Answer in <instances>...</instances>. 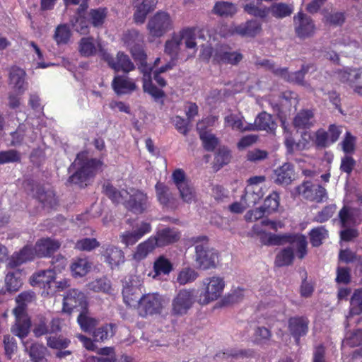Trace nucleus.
<instances>
[{"label": "nucleus", "instance_id": "nucleus-40", "mask_svg": "<svg viewBox=\"0 0 362 362\" xmlns=\"http://www.w3.org/2000/svg\"><path fill=\"white\" fill-rule=\"evenodd\" d=\"M27 342H23L25 351L28 354L33 362H42L47 354V348L42 344H33L30 347L26 346Z\"/></svg>", "mask_w": 362, "mask_h": 362}, {"label": "nucleus", "instance_id": "nucleus-61", "mask_svg": "<svg viewBox=\"0 0 362 362\" xmlns=\"http://www.w3.org/2000/svg\"><path fill=\"white\" fill-rule=\"evenodd\" d=\"M70 35L71 33L68 26L60 25L56 28L54 37L58 44H66L69 40Z\"/></svg>", "mask_w": 362, "mask_h": 362}, {"label": "nucleus", "instance_id": "nucleus-32", "mask_svg": "<svg viewBox=\"0 0 362 362\" xmlns=\"http://www.w3.org/2000/svg\"><path fill=\"white\" fill-rule=\"evenodd\" d=\"M141 294V290L138 285L127 284L122 291L124 300L129 306H134L136 303L138 304Z\"/></svg>", "mask_w": 362, "mask_h": 362}, {"label": "nucleus", "instance_id": "nucleus-55", "mask_svg": "<svg viewBox=\"0 0 362 362\" xmlns=\"http://www.w3.org/2000/svg\"><path fill=\"white\" fill-rule=\"evenodd\" d=\"M107 16V9L98 8L92 9L89 12V21L94 27H100Z\"/></svg>", "mask_w": 362, "mask_h": 362}, {"label": "nucleus", "instance_id": "nucleus-21", "mask_svg": "<svg viewBox=\"0 0 362 362\" xmlns=\"http://www.w3.org/2000/svg\"><path fill=\"white\" fill-rule=\"evenodd\" d=\"M25 75V71L17 66H13L10 70L9 83L19 93H23L27 89Z\"/></svg>", "mask_w": 362, "mask_h": 362}, {"label": "nucleus", "instance_id": "nucleus-52", "mask_svg": "<svg viewBox=\"0 0 362 362\" xmlns=\"http://www.w3.org/2000/svg\"><path fill=\"white\" fill-rule=\"evenodd\" d=\"M180 197L183 202L192 203L196 199V192L193 186L188 182L177 187Z\"/></svg>", "mask_w": 362, "mask_h": 362}, {"label": "nucleus", "instance_id": "nucleus-25", "mask_svg": "<svg viewBox=\"0 0 362 362\" xmlns=\"http://www.w3.org/2000/svg\"><path fill=\"white\" fill-rule=\"evenodd\" d=\"M114 90L117 94H127L136 89V85L132 79L122 76H117L112 83Z\"/></svg>", "mask_w": 362, "mask_h": 362}, {"label": "nucleus", "instance_id": "nucleus-38", "mask_svg": "<svg viewBox=\"0 0 362 362\" xmlns=\"http://www.w3.org/2000/svg\"><path fill=\"white\" fill-rule=\"evenodd\" d=\"M269 13L276 18H284L291 15L293 11V6L291 4L285 3H274L269 8Z\"/></svg>", "mask_w": 362, "mask_h": 362}, {"label": "nucleus", "instance_id": "nucleus-28", "mask_svg": "<svg viewBox=\"0 0 362 362\" xmlns=\"http://www.w3.org/2000/svg\"><path fill=\"white\" fill-rule=\"evenodd\" d=\"M315 122L314 113L311 110H301L296 114L293 121L294 127L298 129H309Z\"/></svg>", "mask_w": 362, "mask_h": 362}, {"label": "nucleus", "instance_id": "nucleus-64", "mask_svg": "<svg viewBox=\"0 0 362 362\" xmlns=\"http://www.w3.org/2000/svg\"><path fill=\"white\" fill-rule=\"evenodd\" d=\"M339 217L341 223V226L344 228L349 227L354 222L353 213L350 209L344 206L343 207L339 213Z\"/></svg>", "mask_w": 362, "mask_h": 362}, {"label": "nucleus", "instance_id": "nucleus-10", "mask_svg": "<svg viewBox=\"0 0 362 362\" xmlns=\"http://www.w3.org/2000/svg\"><path fill=\"white\" fill-rule=\"evenodd\" d=\"M296 191L307 200L322 202L327 199V192L320 185L313 184L310 181H304L296 187Z\"/></svg>", "mask_w": 362, "mask_h": 362}, {"label": "nucleus", "instance_id": "nucleus-7", "mask_svg": "<svg viewBox=\"0 0 362 362\" xmlns=\"http://www.w3.org/2000/svg\"><path fill=\"white\" fill-rule=\"evenodd\" d=\"M100 47V57L115 71H122L129 73L135 69L129 57L122 52H117L115 57L111 56L103 47Z\"/></svg>", "mask_w": 362, "mask_h": 362}, {"label": "nucleus", "instance_id": "nucleus-34", "mask_svg": "<svg viewBox=\"0 0 362 362\" xmlns=\"http://www.w3.org/2000/svg\"><path fill=\"white\" fill-rule=\"evenodd\" d=\"M104 257L111 266H118L124 261L123 251L113 245H108L106 247Z\"/></svg>", "mask_w": 362, "mask_h": 362}, {"label": "nucleus", "instance_id": "nucleus-9", "mask_svg": "<svg viewBox=\"0 0 362 362\" xmlns=\"http://www.w3.org/2000/svg\"><path fill=\"white\" fill-rule=\"evenodd\" d=\"M194 301V290H180L172 301V314L173 315H185L192 307Z\"/></svg>", "mask_w": 362, "mask_h": 362}, {"label": "nucleus", "instance_id": "nucleus-29", "mask_svg": "<svg viewBox=\"0 0 362 362\" xmlns=\"http://www.w3.org/2000/svg\"><path fill=\"white\" fill-rule=\"evenodd\" d=\"M151 71L152 68H148L146 70L145 69H141V72L144 74L143 88L144 92L148 93L155 99H159L164 96V92L152 84L151 76Z\"/></svg>", "mask_w": 362, "mask_h": 362}, {"label": "nucleus", "instance_id": "nucleus-43", "mask_svg": "<svg viewBox=\"0 0 362 362\" xmlns=\"http://www.w3.org/2000/svg\"><path fill=\"white\" fill-rule=\"evenodd\" d=\"M91 264L86 258L75 259L71 266V270L74 276H84L90 269Z\"/></svg>", "mask_w": 362, "mask_h": 362}, {"label": "nucleus", "instance_id": "nucleus-35", "mask_svg": "<svg viewBox=\"0 0 362 362\" xmlns=\"http://www.w3.org/2000/svg\"><path fill=\"white\" fill-rule=\"evenodd\" d=\"M103 192L105 195L114 203H123L129 195V192L122 189L119 191L110 183L107 182L103 185Z\"/></svg>", "mask_w": 362, "mask_h": 362}, {"label": "nucleus", "instance_id": "nucleus-12", "mask_svg": "<svg viewBox=\"0 0 362 362\" xmlns=\"http://www.w3.org/2000/svg\"><path fill=\"white\" fill-rule=\"evenodd\" d=\"M129 199L124 201V205L134 214H141L148 207V200L146 194L140 190L131 189L129 192Z\"/></svg>", "mask_w": 362, "mask_h": 362}, {"label": "nucleus", "instance_id": "nucleus-1", "mask_svg": "<svg viewBox=\"0 0 362 362\" xmlns=\"http://www.w3.org/2000/svg\"><path fill=\"white\" fill-rule=\"evenodd\" d=\"M190 243L194 245V261L197 268L202 270L214 269L218 263V253L209 244L206 235H198L190 238Z\"/></svg>", "mask_w": 362, "mask_h": 362}, {"label": "nucleus", "instance_id": "nucleus-20", "mask_svg": "<svg viewBox=\"0 0 362 362\" xmlns=\"http://www.w3.org/2000/svg\"><path fill=\"white\" fill-rule=\"evenodd\" d=\"M12 145L21 144L24 140L33 142L37 138V134L34 132L32 127L26 124H20L16 131L11 134Z\"/></svg>", "mask_w": 362, "mask_h": 362}, {"label": "nucleus", "instance_id": "nucleus-18", "mask_svg": "<svg viewBox=\"0 0 362 362\" xmlns=\"http://www.w3.org/2000/svg\"><path fill=\"white\" fill-rule=\"evenodd\" d=\"M308 320L303 317H291L289 320L288 329L297 344L299 343L300 337L306 335L308 331Z\"/></svg>", "mask_w": 362, "mask_h": 362}, {"label": "nucleus", "instance_id": "nucleus-45", "mask_svg": "<svg viewBox=\"0 0 362 362\" xmlns=\"http://www.w3.org/2000/svg\"><path fill=\"white\" fill-rule=\"evenodd\" d=\"M114 327L112 324H106L98 329H94L93 332V337L95 341H104L112 337L114 334Z\"/></svg>", "mask_w": 362, "mask_h": 362}, {"label": "nucleus", "instance_id": "nucleus-8", "mask_svg": "<svg viewBox=\"0 0 362 362\" xmlns=\"http://www.w3.org/2000/svg\"><path fill=\"white\" fill-rule=\"evenodd\" d=\"M293 25L296 35L300 40L312 37L315 33L314 21L303 12L299 11L293 16Z\"/></svg>", "mask_w": 362, "mask_h": 362}, {"label": "nucleus", "instance_id": "nucleus-59", "mask_svg": "<svg viewBox=\"0 0 362 362\" xmlns=\"http://www.w3.org/2000/svg\"><path fill=\"white\" fill-rule=\"evenodd\" d=\"M21 160V153L16 150L11 149L0 152V165L9 163H18L20 162Z\"/></svg>", "mask_w": 362, "mask_h": 362}, {"label": "nucleus", "instance_id": "nucleus-46", "mask_svg": "<svg viewBox=\"0 0 362 362\" xmlns=\"http://www.w3.org/2000/svg\"><path fill=\"white\" fill-rule=\"evenodd\" d=\"M293 249L297 250V256L300 259H303L307 254L308 242L305 235H296L291 240Z\"/></svg>", "mask_w": 362, "mask_h": 362}, {"label": "nucleus", "instance_id": "nucleus-4", "mask_svg": "<svg viewBox=\"0 0 362 362\" xmlns=\"http://www.w3.org/2000/svg\"><path fill=\"white\" fill-rule=\"evenodd\" d=\"M203 290L200 294L199 303L206 305L221 297L225 282L223 278L217 276L205 278L202 281Z\"/></svg>", "mask_w": 362, "mask_h": 362}, {"label": "nucleus", "instance_id": "nucleus-22", "mask_svg": "<svg viewBox=\"0 0 362 362\" xmlns=\"http://www.w3.org/2000/svg\"><path fill=\"white\" fill-rule=\"evenodd\" d=\"M156 243L157 242L154 240V237L152 236L139 243L136 247L132 255L133 259L137 262L144 259L158 247Z\"/></svg>", "mask_w": 362, "mask_h": 362}, {"label": "nucleus", "instance_id": "nucleus-5", "mask_svg": "<svg viewBox=\"0 0 362 362\" xmlns=\"http://www.w3.org/2000/svg\"><path fill=\"white\" fill-rule=\"evenodd\" d=\"M205 54L207 58L211 56L213 62L218 64L237 65L243 58L240 52L233 51L228 45H218L213 52L205 49Z\"/></svg>", "mask_w": 362, "mask_h": 362}, {"label": "nucleus", "instance_id": "nucleus-37", "mask_svg": "<svg viewBox=\"0 0 362 362\" xmlns=\"http://www.w3.org/2000/svg\"><path fill=\"white\" fill-rule=\"evenodd\" d=\"M202 122L197 124V129L199 132L200 139L202 141L204 148L208 151H212L218 143V139L213 134L204 131L202 127Z\"/></svg>", "mask_w": 362, "mask_h": 362}, {"label": "nucleus", "instance_id": "nucleus-42", "mask_svg": "<svg viewBox=\"0 0 362 362\" xmlns=\"http://www.w3.org/2000/svg\"><path fill=\"white\" fill-rule=\"evenodd\" d=\"M153 270L155 272L153 278L160 274H168L173 270V264L168 259L160 255L153 263Z\"/></svg>", "mask_w": 362, "mask_h": 362}, {"label": "nucleus", "instance_id": "nucleus-63", "mask_svg": "<svg viewBox=\"0 0 362 362\" xmlns=\"http://www.w3.org/2000/svg\"><path fill=\"white\" fill-rule=\"evenodd\" d=\"M99 246L95 238H83L76 242L75 247L82 251H90Z\"/></svg>", "mask_w": 362, "mask_h": 362}, {"label": "nucleus", "instance_id": "nucleus-44", "mask_svg": "<svg viewBox=\"0 0 362 362\" xmlns=\"http://www.w3.org/2000/svg\"><path fill=\"white\" fill-rule=\"evenodd\" d=\"M31 322L29 320H16L15 324L11 327V332L21 339L26 337L30 332Z\"/></svg>", "mask_w": 362, "mask_h": 362}, {"label": "nucleus", "instance_id": "nucleus-57", "mask_svg": "<svg viewBox=\"0 0 362 362\" xmlns=\"http://www.w3.org/2000/svg\"><path fill=\"white\" fill-rule=\"evenodd\" d=\"M279 205V195L276 192H273L264 199L262 206L264 211L267 212V214H270L276 211Z\"/></svg>", "mask_w": 362, "mask_h": 362}, {"label": "nucleus", "instance_id": "nucleus-51", "mask_svg": "<svg viewBox=\"0 0 362 362\" xmlns=\"http://www.w3.org/2000/svg\"><path fill=\"white\" fill-rule=\"evenodd\" d=\"M37 198L45 206L54 207L57 205L55 195L52 190H45L43 188H38L36 193Z\"/></svg>", "mask_w": 362, "mask_h": 362}, {"label": "nucleus", "instance_id": "nucleus-23", "mask_svg": "<svg viewBox=\"0 0 362 362\" xmlns=\"http://www.w3.org/2000/svg\"><path fill=\"white\" fill-rule=\"evenodd\" d=\"M225 127L240 132L254 131L252 123L244 122V117L237 114L230 113L224 117Z\"/></svg>", "mask_w": 362, "mask_h": 362}, {"label": "nucleus", "instance_id": "nucleus-15", "mask_svg": "<svg viewBox=\"0 0 362 362\" xmlns=\"http://www.w3.org/2000/svg\"><path fill=\"white\" fill-rule=\"evenodd\" d=\"M36 256L35 247L25 246L19 252H14L10 258L8 259L7 267L11 269L16 268L21 264L31 261Z\"/></svg>", "mask_w": 362, "mask_h": 362}, {"label": "nucleus", "instance_id": "nucleus-6", "mask_svg": "<svg viewBox=\"0 0 362 362\" xmlns=\"http://www.w3.org/2000/svg\"><path fill=\"white\" fill-rule=\"evenodd\" d=\"M165 301L158 293H148L138 301L137 311L141 317L160 314L164 308Z\"/></svg>", "mask_w": 362, "mask_h": 362}, {"label": "nucleus", "instance_id": "nucleus-17", "mask_svg": "<svg viewBox=\"0 0 362 362\" xmlns=\"http://www.w3.org/2000/svg\"><path fill=\"white\" fill-rule=\"evenodd\" d=\"M60 243L49 238H42L35 245V252L39 257H49L60 247Z\"/></svg>", "mask_w": 362, "mask_h": 362}, {"label": "nucleus", "instance_id": "nucleus-41", "mask_svg": "<svg viewBox=\"0 0 362 362\" xmlns=\"http://www.w3.org/2000/svg\"><path fill=\"white\" fill-rule=\"evenodd\" d=\"M213 11L219 16L227 18L233 16L237 12V8L235 5L230 2L218 1L214 5Z\"/></svg>", "mask_w": 362, "mask_h": 362}, {"label": "nucleus", "instance_id": "nucleus-60", "mask_svg": "<svg viewBox=\"0 0 362 362\" xmlns=\"http://www.w3.org/2000/svg\"><path fill=\"white\" fill-rule=\"evenodd\" d=\"M156 191L159 202L163 205H167L171 197L169 188L164 184L158 182L156 185Z\"/></svg>", "mask_w": 362, "mask_h": 362}, {"label": "nucleus", "instance_id": "nucleus-2", "mask_svg": "<svg viewBox=\"0 0 362 362\" xmlns=\"http://www.w3.org/2000/svg\"><path fill=\"white\" fill-rule=\"evenodd\" d=\"M71 166L77 168V170L69 177L68 181L74 184L82 185L102 170L103 162L96 158H89L87 153L81 152L78 153Z\"/></svg>", "mask_w": 362, "mask_h": 362}, {"label": "nucleus", "instance_id": "nucleus-26", "mask_svg": "<svg viewBox=\"0 0 362 362\" xmlns=\"http://www.w3.org/2000/svg\"><path fill=\"white\" fill-rule=\"evenodd\" d=\"M103 47L99 42H96L93 37H83L78 43V51L83 57H90L98 53L100 47Z\"/></svg>", "mask_w": 362, "mask_h": 362}, {"label": "nucleus", "instance_id": "nucleus-62", "mask_svg": "<svg viewBox=\"0 0 362 362\" xmlns=\"http://www.w3.org/2000/svg\"><path fill=\"white\" fill-rule=\"evenodd\" d=\"M70 344V340L62 337H49L47 339V344L49 347L55 349L66 348Z\"/></svg>", "mask_w": 362, "mask_h": 362}, {"label": "nucleus", "instance_id": "nucleus-39", "mask_svg": "<svg viewBox=\"0 0 362 362\" xmlns=\"http://www.w3.org/2000/svg\"><path fill=\"white\" fill-rule=\"evenodd\" d=\"M252 230L255 233L260 235L261 243L264 245H278L282 244L284 240V237L264 233L263 230L260 228L259 224H255L253 226Z\"/></svg>", "mask_w": 362, "mask_h": 362}, {"label": "nucleus", "instance_id": "nucleus-13", "mask_svg": "<svg viewBox=\"0 0 362 362\" xmlns=\"http://www.w3.org/2000/svg\"><path fill=\"white\" fill-rule=\"evenodd\" d=\"M274 182L279 185L287 186L292 183L295 179L294 167L289 163H284L273 172Z\"/></svg>", "mask_w": 362, "mask_h": 362}, {"label": "nucleus", "instance_id": "nucleus-36", "mask_svg": "<svg viewBox=\"0 0 362 362\" xmlns=\"http://www.w3.org/2000/svg\"><path fill=\"white\" fill-rule=\"evenodd\" d=\"M362 68H346L337 71V77L342 83H354L361 78Z\"/></svg>", "mask_w": 362, "mask_h": 362}, {"label": "nucleus", "instance_id": "nucleus-24", "mask_svg": "<svg viewBox=\"0 0 362 362\" xmlns=\"http://www.w3.org/2000/svg\"><path fill=\"white\" fill-rule=\"evenodd\" d=\"M308 69V66H303L300 70L291 74L288 72L287 68L276 70V72L277 76H281L287 81L305 86L307 83L304 81V78Z\"/></svg>", "mask_w": 362, "mask_h": 362}, {"label": "nucleus", "instance_id": "nucleus-3", "mask_svg": "<svg viewBox=\"0 0 362 362\" xmlns=\"http://www.w3.org/2000/svg\"><path fill=\"white\" fill-rule=\"evenodd\" d=\"M146 27L150 35L160 37L173 29L174 21L168 13L159 11L149 18Z\"/></svg>", "mask_w": 362, "mask_h": 362}, {"label": "nucleus", "instance_id": "nucleus-11", "mask_svg": "<svg viewBox=\"0 0 362 362\" xmlns=\"http://www.w3.org/2000/svg\"><path fill=\"white\" fill-rule=\"evenodd\" d=\"M87 308L86 298L83 293L77 290H69L64 297L63 310L71 313L74 310L81 312Z\"/></svg>", "mask_w": 362, "mask_h": 362}, {"label": "nucleus", "instance_id": "nucleus-33", "mask_svg": "<svg viewBox=\"0 0 362 362\" xmlns=\"http://www.w3.org/2000/svg\"><path fill=\"white\" fill-rule=\"evenodd\" d=\"M181 42L184 40L187 49L192 50L187 59L190 57H194L197 51V46L196 42V36L194 29L192 28H186L180 31Z\"/></svg>", "mask_w": 362, "mask_h": 362}, {"label": "nucleus", "instance_id": "nucleus-54", "mask_svg": "<svg viewBox=\"0 0 362 362\" xmlns=\"http://www.w3.org/2000/svg\"><path fill=\"white\" fill-rule=\"evenodd\" d=\"M129 48L134 59L140 62L141 67L139 69L141 71L142 69H145L146 70L148 68H152L146 64V54L143 49L142 44L135 45L132 47H129Z\"/></svg>", "mask_w": 362, "mask_h": 362}, {"label": "nucleus", "instance_id": "nucleus-16", "mask_svg": "<svg viewBox=\"0 0 362 362\" xmlns=\"http://www.w3.org/2000/svg\"><path fill=\"white\" fill-rule=\"evenodd\" d=\"M36 256L35 247L25 246L19 252H14L10 258L8 259L7 267L11 269L16 268L21 264L31 261Z\"/></svg>", "mask_w": 362, "mask_h": 362}, {"label": "nucleus", "instance_id": "nucleus-49", "mask_svg": "<svg viewBox=\"0 0 362 362\" xmlns=\"http://www.w3.org/2000/svg\"><path fill=\"white\" fill-rule=\"evenodd\" d=\"M294 258L293 249L288 247L282 250L276 257L275 264L278 267L289 265Z\"/></svg>", "mask_w": 362, "mask_h": 362}, {"label": "nucleus", "instance_id": "nucleus-27", "mask_svg": "<svg viewBox=\"0 0 362 362\" xmlns=\"http://www.w3.org/2000/svg\"><path fill=\"white\" fill-rule=\"evenodd\" d=\"M181 39L179 33H174L168 39L164 45L165 54L170 56L173 60H177L179 58V52L181 47Z\"/></svg>", "mask_w": 362, "mask_h": 362}, {"label": "nucleus", "instance_id": "nucleus-48", "mask_svg": "<svg viewBox=\"0 0 362 362\" xmlns=\"http://www.w3.org/2000/svg\"><path fill=\"white\" fill-rule=\"evenodd\" d=\"M122 41L127 47H132L135 45H140L143 43L144 37L136 30L132 29L124 33L122 36Z\"/></svg>", "mask_w": 362, "mask_h": 362}, {"label": "nucleus", "instance_id": "nucleus-47", "mask_svg": "<svg viewBox=\"0 0 362 362\" xmlns=\"http://www.w3.org/2000/svg\"><path fill=\"white\" fill-rule=\"evenodd\" d=\"M55 279V273L52 269L40 271L32 276V281L36 284H49Z\"/></svg>", "mask_w": 362, "mask_h": 362}, {"label": "nucleus", "instance_id": "nucleus-53", "mask_svg": "<svg viewBox=\"0 0 362 362\" xmlns=\"http://www.w3.org/2000/svg\"><path fill=\"white\" fill-rule=\"evenodd\" d=\"M19 273L9 272L5 277L6 290L8 292H16L19 290L23 284L22 280L18 275Z\"/></svg>", "mask_w": 362, "mask_h": 362}, {"label": "nucleus", "instance_id": "nucleus-14", "mask_svg": "<svg viewBox=\"0 0 362 362\" xmlns=\"http://www.w3.org/2000/svg\"><path fill=\"white\" fill-rule=\"evenodd\" d=\"M262 30V23L255 19L249 20L232 28V33L242 37H254Z\"/></svg>", "mask_w": 362, "mask_h": 362}, {"label": "nucleus", "instance_id": "nucleus-19", "mask_svg": "<svg viewBox=\"0 0 362 362\" xmlns=\"http://www.w3.org/2000/svg\"><path fill=\"white\" fill-rule=\"evenodd\" d=\"M152 237H154L158 247H160L177 242L180 238V233L175 228H165L158 230Z\"/></svg>", "mask_w": 362, "mask_h": 362}, {"label": "nucleus", "instance_id": "nucleus-56", "mask_svg": "<svg viewBox=\"0 0 362 362\" xmlns=\"http://www.w3.org/2000/svg\"><path fill=\"white\" fill-rule=\"evenodd\" d=\"M198 277V273L191 268H184L177 274V282L185 285L193 282Z\"/></svg>", "mask_w": 362, "mask_h": 362}, {"label": "nucleus", "instance_id": "nucleus-58", "mask_svg": "<svg viewBox=\"0 0 362 362\" xmlns=\"http://www.w3.org/2000/svg\"><path fill=\"white\" fill-rule=\"evenodd\" d=\"M327 237V230L323 226L313 228L310 232V243L314 247L320 246Z\"/></svg>", "mask_w": 362, "mask_h": 362}, {"label": "nucleus", "instance_id": "nucleus-30", "mask_svg": "<svg viewBox=\"0 0 362 362\" xmlns=\"http://www.w3.org/2000/svg\"><path fill=\"white\" fill-rule=\"evenodd\" d=\"M252 126H253L254 131L265 130L272 132L276 129V124L270 114L262 112L257 115Z\"/></svg>", "mask_w": 362, "mask_h": 362}, {"label": "nucleus", "instance_id": "nucleus-50", "mask_svg": "<svg viewBox=\"0 0 362 362\" xmlns=\"http://www.w3.org/2000/svg\"><path fill=\"white\" fill-rule=\"evenodd\" d=\"M243 8L247 13L257 18H264L269 14L268 8L266 6L259 7L253 2H247Z\"/></svg>", "mask_w": 362, "mask_h": 362}, {"label": "nucleus", "instance_id": "nucleus-31", "mask_svg": "<svg viewBox=\"0 0 362 362\" xmlns=\"http://www.w3.org/2000/svg\"><path fill=\"white\" fill-rule=\"evenodd\" d=\"M77 322L82 331L85 332H91L98 325V320L91 316L87 308L81 311Z\"/></svg>", "mask_w": 362, "mask_h": 362}]
</instances>
